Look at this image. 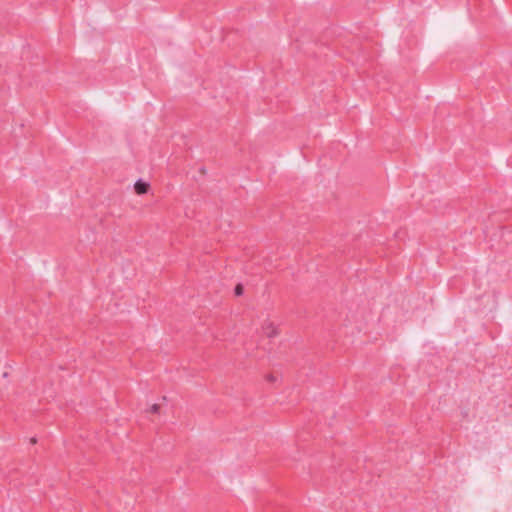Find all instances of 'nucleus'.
<instances>
[{
    "mask_svg": "<svg viewBox=\"0 0 512 512\" xmlns=\"http://www.w3.org/2000/svg\"><path fill=\"white\" fill-rule=\"evenodd\" d=\"M262 329L264 333L269 337H274L278 335V328L277 326L270 320H266L262 324Z\"/></svg>",
    "mask_w": 512,
    "mask_h": 512,
    "instance_id": "f257e3e1",
    "label": "nucleus"
},
{
    "mask_svg": "<svg viewBox=\"0 0 512 512\" xmlns=\"http://www.w3.org/2000/svg\"><path fill=\"white\" fill-rule=\"evenodd\" d=\"M150 185L142 180H138L134 184V191L138 195L146 194L149 191Z\"/></svg>",
    "mask_w": 512,
    "mask_h": 512,
    "instance_id": "f03ea898",
    "label": "nucleus"
},
{
    "mask_svg": "<svg viewBox=\"0 0 512 512\" xmlns=\"http://www.w3.org/2000/svg\"><path fill=\"white\" fill-rule=\"evenodd\" d=\"M159 411V405L157 404H153L151 407H150V412L152 413H157Z\"/></svg>",
    "mask_w": 512,
    "mask_h": 512,
    "instance_id": "7ed1b4c3",
    "label": "nucleus"
},
{
    "mask_svg": "<svg viewBox=\"0 0 512 512\" xmlns=\"http://www.w3.org/2000/svg\"><path fill=\"white\" fill-rule=\"evenodd\" d=\"M269 381H273L274 380V377L273 376H268L267 378Z\"/></svg>",
    "mask_w": 512,
    "mask_h": 512,
    "instance_id": "20e7f679",
    "label": "nucleus"
}]
</instances>
